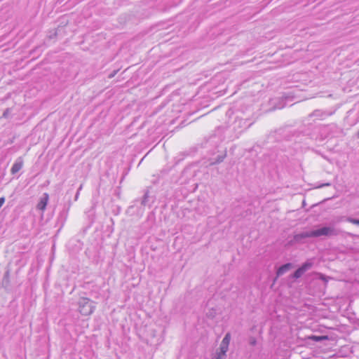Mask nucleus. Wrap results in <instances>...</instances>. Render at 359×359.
Masks as SVG:
<instances>
[{
	"label": "nucleus",
	"mask_w": 359,
	"mask_h": 359,
	"mask_svg": "<svg viewBox=\"0 0 359 359\" xmlns=\"http://www.w3.org/2000/svg\"><path fill=\"white\" fill-rule=\"evenodd\" d=\"M339 234V231L336 229L334 226H323L320 229L316 230L306 231L296 234L294 240L300 241L302 239L311 237H320V236H332Z\"/></svg>",
	"instance_id": "nucleus-1"
},
{
	"label": "nucleus",
	"mask_w": 359,
	"mask_h": 359,
	"mask_svg": "<svg viewBox=\"0 0 359 359\" xmlns=\"http://www.w3.org/2000/svg\"><path fill=\"white\" fill-rule=\"evenodd\" d=\"M79 311L83 316L92 314L95 308V302L87 297H81L79 300Z\"/></svg>",
	"instance_id": "nucleus-2"
},
{
	"label": "nucleus",
	"mask_w": 359,
	"mask_h": 359,
	"mask_svg": "<svg viewBox=\"0 0 359 359\" xmlns=\"http://www.w3.org/2000/svg\"><path fill=\"white\" fill-rule=\"evenodd\" d=\"M313 266L311 262H306L304 263L297 270H296L293 274L294 278H300L306 271L310 269Z\"/></svg>",
	"instance_id": "nucleus-3"
},
{
	"label": "nucleus",
	"mask_w": 359,
	"mask_h": 359,
	"mask_svg": "<svg viewBox=\"0 0 359 359\" xmlns=\"http://www.w3.org/2000/svg\"><path fill=\"white\" fill-rule=\"evenodd\" d=\"M23 164H24V161H23L22 157H21V156L18 157L15 160V163H13V165L11 169V174L15 175L18 172H19L22 169Z\"/></svg>",
	"instance_id": "nucleus-4"
},
{
	"label": "nucleus",
	"mask_w": 359,
	"mask_h": 359,
	"mask_svg": "<svg viewBox=\"0 0 359 359\" xmlns=\"http://www.w3.org/2000/svg\"><path fill=\"white\" fill-rule=\"evenodd\" d=\"M48 199H49L48 194L47 193H44L43 195V197L41 198L40 201L37 204V208L39 210L43 211L46 208Z\"/></svg>",
	"instance_id": "nucleus-5"
},
{
	"label": "nucleus",
	"mask_w": 359,
	"mask_h": 359,
	"mask_svg": "<svg viewBox=\"0 0 359 359\" xmlns=\"http://www.w3.org/2000/svg\"><path fill=\"white\" fill-rule=\"evenodd\" d=\"M292 268V264L287 263L285 264H283L277 271V276H280L283 275L285 273H286L287 271H289Z\"/></svg>",
	"instance_id": "nucleus-6"
},
{
	"label": "nucleus",
	"mask_w": 359,
	"mask_h": 359,
	"mask_svg": "<svg viewBox=\"0 0 359 359\" xmlns=\"http://www.w3.org/2000/svg\"><path fill=\"white\" fill-rule=\"evenodd\" d=\"M228 348V346L221 344L219 347V352L217 353L216 359H222L223 356H224L226 353L227 352Z\"/></svg>",
	"instance_id": "nucleus-7"
},
{
	"label": "nucleus",
	"mask_w": 359,
	"mask_h": 359,
	"mask_svg": "<svg viewBox=\"0 0 359 359\" xmlns=\"http://www.w3.org/2000/svg\"><path fill=\"white\" fill-rule=\"evenodd\" d=\"M230 340H231V334H230V333H226V335L224 336V337L223 338L221 344L229 346Z\"/></svg>",
	"instance_id": "nucleus-8"
},
{
	"label": "nucleus",
	"mask_w": 359,
	"mask_h": 359,
	"mask_svg": "<svg viewBox=\"0 0 359 359\" xmlns=\"http://www.w3.org/2000/svg\"><path fill=\"white\" fill-rule=\"evenodd\" d=\"M347 217H344V216H339V217H337L334 221L332 222V224H337V223H340L343 221H346V218Z\"/></svg>",
	"instance_id": "nucleus-9"
},
{
	"label": "nucleus",
	"mask_w": 359,
	"mask_h": 359,
	"mask_svg": "<svg viewBox=\"0 0 359 359\" xmlns=\"http://www.w3.org/2000/svg\"><path fill=\"white\" fill-rule=\"evenodd\" d=\"M346 221L352 223L353 224L359 225V219H353L352 217H348L346 218Z\"/></svg>",
	"instance_id": "nucleus-10"
},
{
	"label": "nucleus",
	"mask_w": 359,
	"mask_h": 359,
	"mask_svg": "<svg viewBox=\"0 0 359 359\" xmlns=\"http://www.w3.org/2000/svg\"><path fill=\"white\" fill-rule=\"evenodd\" d=\"M312 339H313L316 341H321L323 339H327V337H324V336H322V337L314 336V337H312Z\"/></svg>",
	"instance_id": "nucleus-11"
},
{
	"label": "nucleus",
	"mask_w": 359,
	"mask_h": 359,
	"mask_svg": "<svg viewBox=\"0 0 359 359\" xmlns=\"http://www.w3.org/2000/svg\"><path fill=\"white\" fill-rule=\"evenodd\" d=\"M257 343V341L255 338H252L250 339V344L252 345V346H255Z\"/></svg>",
	"instance_id": "nucleus-12"
},
{
	"label": "nucleus",
	"mask_w": 359,
	"mask_h": 359,
	"mask_svg": "<svg viewBox=\"0 0 359 359\" xmlns=\"http://www.w3.org/2000/svg\"><path fill=\"white\" fill-rule=\"evenodd\" d=\"M5 201V199L4 198H0V208H1V206L3 205Z\"/></svg>",
	"instance_id": "nucleus-13"
},
{
	"label": "nucleus",
	"mask_w": 359,
	"mask_h": 359,
	"mask_svg": "<svg viewBox=\"0 0 359 359\" xmlns=\"http://www.w3.org/2000/svg\"><path fill=\"white\" fill-rule=\"evenodd\" d=\"M8 111H9V109H6L5 110V111L4 112V114H3V116H4V117H7V114H8Z\"/></svg>",
	"instance_id": "nucleus-14"
},
{
	"label": "nucleus",
	"mask_w": 359,
	"mask_h": 359,
	"mask_svg": "<svg viewBox=\"0 0 359 359\" xmlns=\"http://www.w3.org/2000/svg\"><path fill=\"white\" fill-rule=\"evenodd\" d=\"M330 185H331L330 183H326V184H321V185L318 186V187L320 188V187H325V186L329 187Z\"/></svg>",
	"instance_id": "nucleus-15"
},
{
	"label": "nucleus",
	"mask_w": 359,
	"mask_h": 359,
	"mask_svg": "<svg viewBox=\"0 0 359 359\" xmlns=\"http://www.w3.org/2000/svg\"><path fill=\"white\" fill-rule=\"evenodd\" d=\"M81 188H82V185L80 186V187H79V190H78V191L76 193V199L79 197V192L81 189Z\"/></svg>",
	"instance_id": "nucleus-16"
},
{
	"label": "nucleus",
	"mask_w": 359,
	"mask_h": 359,
	"mask_svg": "<svg viewBox=\"0 0 359 359\" xmlns=\"http://www.w3.org/2000/svg\"><path fill=\"white\" fill-rule=\"evenodd\" d=\"M116 72H114V73H111L110 75H109V78H112L113 76H114V75L116 74Z\"/></svg>",
	"instance_id": "nucleus-17"
},
{
	"label": "nucleus",
	"mask_w": 359,
	"mask_h": 359,
	"mask_svg": "<svg viewBox=\"0 0 359 359\" xmlns=\"http://www.w3.org/2000/svg\"><path fill=\"white\" fill-rule=\"evenodd\" d=\"M358 137H359V131H358Z\"/></svg>",
	"instance_id": "nucleus-18"
}]
</instances>
